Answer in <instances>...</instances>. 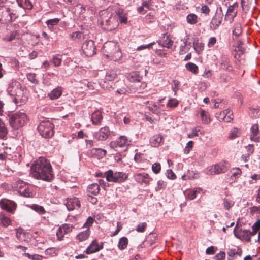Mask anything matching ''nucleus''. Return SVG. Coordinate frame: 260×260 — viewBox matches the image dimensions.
<instances>
[{
	"instance_id": "nucleus-34",
	"label": "nucleus",
	"mask_w": 260,
	"mask_h": 260,
	"mask_svg": "<svg viewBox=\"0 0 260 260\" xmlns=\"http://www.w3.org/2000/svg\"><path fill=\"white\" fill-rule=\"evenodd\" d=\"M87 190L89 193L96 195L100 191V186L97 183H93L88 186Z\"/></svg>"
},
{
	"instance_id": "nucleus-50",
	"label": "nucleus",
	"mask_w": 260,
	"mask_h": 260,
	"mask_svg": "<svg viewBox=\"0 0 260 260\" xmlns=\"http://www.w3.org/2000/svg\"><path fill=\"white\" fill-rule=\"evenodd\" d=\"M187 21L188 23L193 24L197 21V16L194 14H190L187 16Z\"/></svg>"
},
{
	"instance_id": "nucleus-61",
	"label": "nucleus",
	"mask_w": 260,
	"mask_h": 260,
	"mask_svg": "<svg viewBox=\"0 0 260 260\" xmlns=\"http://www.w3.org/2000/svg\"><path fill=\"white\" fill-rule=\"evenodd\" d=\"M25 255L28 258L32 260H42L43 257L38 254L31 255L29 253H25Z\"/></svg>"
},
{
	"instance_id": "nucleus-59",
	"label": "nucleus",
	"mask_w": 260,
	"mask_h": 260,
	"mask_svg": "<svg viewBox=\"0 0 260 260\" xmlns=\"http://www.w3.org/2000/svg\"><path fill=\"white\" fill-rule=\"evenodd\" d=\"M239 136V131L237 128H233L231 131L229 137L230 139H234Z\"/></svg>"
},
{
	"instance_id": "nucleus-14",
	"label": "nucleus",
	"mask_w": 260,
	"mask_h": 260,
	"mask_svg": "<svg viewBox=\"0 0 260 260\" xmlns=\"http://www.w3.org/2000/svg\"><path fill=\"white\" fill-rule=\"evenodd\" d=\"M223 15L220 8L219 12L217 11L216 12L210 22V26L212 29L215 30L219 27L222 21Z\"/></svg>"
},
{
	"instance_id": "nucleus-13",
	"label": "nucleus",
	"mask_w": 260,
	"mask_h": 260,
	"mask_svg": "<svg viewBox=\"0 0 260 260\" xmlns=\"http://www.w3.org/2000/svg\"><path fill=\"white\" fill-rule=\"evenodd\" d=\"M108 14H107V18H102L101 24L105 30L112 31L116 28L118 26V24L116 22L114 23L113 21H111V14L109 16H108Z\"/></svg>"
},
{
	"instance_id": "nucleus-43",
	"label": "nucleus",
	"mask_w": 260,
	"mask_h": 260,
	"mask_svg": "<svg viewBox=\"0 0 260 260\" xmlns=\"http://www.w3.org/2000/svg\"><path fill=\"white\" fill-rule=\"evenodd\" d=\"M204 45L203 43L198 41L193 42V47L196 51L200 54L204 49Z\"/></svg>"
},
{
	"instance_id": "nucleus-35",
	"label": "nucleus",
	"mask_w": 260,
	"mask_h": 260,
	"mask_svg": "<svg viewBox=\"0 0 260 260\" xmlns=\"http://www.w3.org/2000/svg\"><path fill=\"white\" fill-rule=\"evenodd\" d=\"M230 173L231 179H236L241 175L242 171L239 168H233L230 170Z\"/></svg>"
},
{
	"instance_id": "nucleus-37",
	"label": "nucleus",
	"mask_w": 260,
	"mask_h": 260,
	"mask_svg": "<svg viewBox=\"0 0 260 260\" xmlns=\"http://www.w3.org/2000/svg\"><path fill=\"white\" fill-rule=\"evenodd\" d=\"M185 67L188 71L194 74L198 72V67L194 63L188 62L186 64Z\"/></svg>"
},
{
	"instance_id": "nucleus-20",
	"label": "nucleus",
	"mask_w": 260,
	"mask_h": 260,
	"mask_svg": "<svg viewBox=\"0 0 260 260\" xmlns=\"http://www.w3.org/2000/svg\"><path fill=\"white\" fill-rule=\"evenodd\" d=\"M235 236L239 239H243L249 242L251 239L250 231L247 230L240 229L238 232H236V228L234 231Z\"/></svg>"
},
{
	"instance_id": "nucleus-32",
	"label": "nucleus",
	"mask_w": 260,
	"mask_h": 260,
	"mask_svg": "<svg viewBox=\"0 0 260 260\" xmlns=\"http://www.w3.org/2000/svg\"><path fill=\"white\" fill-rule=\"evenodd\" d=\"M202 191V188L200 187L195 188L187 192L186 198L190 200H193L197 197V194L200 193Z\"/></svg>"
},
{
	"instance_id": "nucleus-1",
	"label": "nucleus",
	"mask_w": 260,
	"mask_h": 260,
	"mask_svg": "<svg viewBox=\"0 0 260 260\" xmlns=\"http://www.w3.org/2000/svg\"><path fill=\"white\" fill-rule=\"evenodd\" d=\"M32 176L37 179L50 182L54 178L50 163L45 158L40 157L31 167Z\"/></svg>"
},
{
	"instance_id": "nucleus-48",
	"label": "nucleus",
	"mask_w": 260,
	"mask_h": 260,
	"mask_svg": "<svg viewBox=\"0 0 260 260\" xmlns=\"http://www.w3.org/2000/svg\"><path fill=\"white\" fill-rule=\"evenodd\" d=\"M8 131L5 127V124L0 120V138H4L7 135Z\"/></svg>"
},
{
	"instance_id": "nucleus-47",
	"label": "nucleus",
	"mask_w": 260,
	"mask_h": 260,
	"mask_svg": "<svg viewBox=\"0 0 260 260\" xmlns=\"http://www.w3.org/2000/svg\"><path fill=\"white\" fill-rule=\"evenodd\" d=\"M235 202L232 200L228 199H224L223 201V205L224 209L226 210H230L234 205Z\"/></svg>"
},
{
	"instance_id": "nucleus-64",
	"label": "nucleus",
	"mask_w": 260,
	"mask_h": 260,
	"mask_svg": "<svg viewBox=\"0 0 260 260\" xmlns=\"http://www.w3.org/2000/svg\"><path fill=\"white\" fill-rule=\"evenodd\" d=\"M193 141H189L187 144L186 145L184 149V153L185 154H188L190 152V151L191 150L193 147Z\"/></svg>"
},
{
	"instance_id": "nucleus-12",
	"label": "nucleus",
	"mask_w": 260,
	"mask_h": 260,
	"mask_svg": "<svg viewBox=\"0 0 260 260\" xmlns=\"http://www.w3.org/2000/svg\"><path fill=\"white\" fill-rule=\"evenodd\" d=\"M7 91L10 95L13 96H15L17 94L22 93L20 84L17 81H12L8 85Z\"/></svg>"
},
{
	"instance_id": "nucleus-57",
	"label": "nucleus",
	"mask_w": 260,
	"mask_h": 260,
	"mask_svg": "<svg viewBox=\"0 0 260 260\" xmlns=\"http://www.w3.org/2000/svg\"><path fill=\"white\" fill-rule=\"evenodd\" d=\"M161 170V165L159 162H155L152 166V170L155 174H158Z\"/></svg>"
},
{
	"instance_id": "nucleus-60",
	"label": "nucleus",
	"mask_w": 260,
	"mask_h": 260,
	"mask_svg": "<svg viewBox=\"0 0 260 260\" xmlns=\"http://www.w3.org/2000/svg\"><path fill=\"white\" fill-rule=\"evenodd\" d=\"M146 226H147V223L146 222H144L140 223L136 227V230L138 232L142 233L145 231Z\"/></svg>"
},
{
	"instance_id": "nucleus-22",
	"label": "nucleus",
	"mask_w": 260,
	"mask_h": 260,
	"mask_svg": "<svg viewBox=\"0 0 260 260\" xmlns=\"http://www.w3.org/2000/svg\"><path fill=\"white\" fill-rule=\"evenodd\" d=\"M103 245H99L96 240H93L86 250V253L90 254L96 252L103 249Z\"/></svg>"
},
{
	"instance_id": "nucleus-55",
	"label": "nucleus",
	"mask_w": 260,
	"mask_h": 260,
	"mask_svg": "<svg viewBox=\"0 0 260 260\" xmlns=\"http://www.w3.org/2000/svg\"><path fill=\"white\" fill-rule=\"evenodd\" d=\"M52 62L55 66H59L62 62V59L59 57L58 55H54L52 57Z\"/></svg>"
},
{
	"instance_id": "nucleus-6",
	"label": "nucleus",
	"mask_w": 260,
	"mask_h": 260,
	"mask_svg": "<svg viewBox=\"0 0 260 260\" xmlns=\"http://www.w3.org/2000/svg\"><path fill=\"white\" fill-rule=\"evenodd\" d=\"M106 178L108 182H122L127 178V175L122 172H114L112 170H109L105 173Z\"/></svg>"
},
{
	"instance_id": "nucleus-18",
	"label": "nucleus",
	"mask_w": 260,
	"mask_h": 260,
	"mask_svg": "<svg viewBox=\"0 0 260 260\" xmlns=\"http://www.w3.org/2000/svg\"><path fill=\"white\" fill-rule=\"evenodd\" d=\"M135 180L138 183L149 184L152 178L146 173H137L134 175Z\"/></svg>"
},
{
	"instance_id": "nucleus-58",
	"label": "nucleus",
	"mask_w": 260,
	"mask_h": 260,
	"mask_svg": "<svg viewBox=\"0 0 260 260\" xmlns=\"http://www.w3.org/2000/svg\"><path fill=\"white\" fill-rule=\"evenodd\" d=\"M128 92V90L127 89L126 86L125 85L121 88L117 89L116 90V93L119 95L127 94Z\"/></svg>"
},
{
	"instance_id": "nucleus-46",
	"label": "nucleus",
	"mask_w": 260,
	"mask_h": 260,
	"mask_svg": "<svg viewBox=\"0 0 260 260\" xmlns=\"http://www.w3.org/2000/svg\"><path fill=\"white\" fill-rule=\"evenodd\" d=\"M117 77V74L116 72L114 70L110 71L107 72L105 79L108 81H112L114 80Z\"/></svg>"
},
{
	"instance_id": "nucleus-42",
	"label": "nucleus",
	"mask_w": 260,
	"mask_h": 260,
	"mask_svg": "<svg viewBox=\"0 0 260 260\" xmlns=\"http://www.w3.org/2000/svg\"><path fill=\"white\" fill-rule=\"evenodd\" d=\"M157 240V235L154 233H150L146 238V242L148 243L149 245H152L155 243Z\"/></svg>"
},
{
	"instance_id": "nucleus-54",
	"label": "nucleus",
	"mask_w": 260,
	"mask_h": 260,
	"mask_svg": "<svg viewBox=\"0 0 260 260\" xmlns=\"http://www.w3.org/2000/svg\"><path fill=\"white\" fill-rule=\"evenodd\" d=\"M117 14L118 15L119 21L121 23L125 24L127 23V18L125 15L122 14V12L121 10H118V12H117Z\"/></svg>"
},
{
	"instance_id": "nucleus-49",
	"label": "nucleus",
	"mask_w": 260,
	"mask_h": 260,
	"mask_svg": "<svg viewBox=\"0 0 260 260\" xmlns=\"http://www.w3.org/2000/svg\"><path fill=\"white\" fill-rule=\"evenodd\" d=\"M60 19L57 18L51 19L48 20L46 23L49 27H53V26L56 25L58 24Z\"/></svg>"
},
{
	"instance_id": "nucleus-41",
	"label": "nucleus",
	"mask_w": 260,
	"mask_h": 260,
	"mask_svg": "<svg viewBox=\"0 0 260 260\" xmlns=\"http://www.w3.org/2000/svg\"><path fill=\"white\" fill-rule=\"evenodd\" d=\"M18 36V32L16 31H11L9 34L6 35L3 40L5 41H12L15 40Z\"/></svg>"
},
{
	"instance_id": "nucleus-28",
	"label": "nucleus",
	"mask_w": 260,
	"mask_h": 260,
	"mask_svg": "<svg viewBox=\"0 0 260 260\" xmlns=\"http://www.w3.org/2000/svg\"><path fill=\"white\" fill-rule=\"evenodd\" d=\"M28 98L27 95H24V93L22 90V93L17 94L14 98V102L17 105H21L24 104L27 101Z\"/></svg>"
},
{
	"instance_id": "nucleus-9",
	"label": "nucleus",
	"mask_w": 260,
	"mask_h": 260,
	"mask_svg": "<svg viewBox=\"0 0 260 260\" xmlns=\"http://www.w3.org/2000/svg\"><path fill=\"white\" fill-rule=\"evenodd\" d=\"M82 50L87 56H92L96 53V47L92 40L85 41L82 46Z\"/></svg>"
},
{
	"instance_id": "nucleus-8",
	"label": "nucleus",
	"mask_w": 260,
	"mask_h": 260,
	"mask_svg": "<svg viewBox=\"0 0 260 260\" xmlns=\"http://www.w3.org/2000/svg\"><path fill=\"white\" fill-rule=\"evenodd\" d=\"M17 192L21 196L24 197H32L33 192L31 188L27 184L22 181H19L17 185Z\"/></svg>"
},
{
	"instance_id": "nucleus-10",
	"label": "nucleus",
	"mask_w": 260,
	"mask_h": 260,
	"mask_svg": "<svg viewBox=\"0 0 260 260\" xmlns=\"http://www.w3.org/2000/svg\"><path fill=\"white\" fill-rule=\"evenodd\" d=\"M130 144L131 141L127 139L126 137L124 136H121L115 141H111L109 145L111 148L114 149L116 150V149L118 147L124 148Z\"/></svg>"
},
{
	"instance_id": "nucleus-27",
	"label": "nucleus",
	"mask_w": 260,
	"mask_h": 260,
	"mask_svg": "<svg viewBox=\"0 0 260 260\" xmlns=\"http://www.w3.org/2000/svg\"><path fill=\"white\" fill-rule=\"evenodd\" d=\"M102 119V114L100 110H96L92 114L91 120L93 124L100 125Z\"/></svg>"
},
{
	"instance_id": "nucleus-21",
	"label": "nucleus",
	"mask_w": 260,
	"mask_h": 260,
	"mask_svg": "<svg viewBox=\"0 0 260 260\" xmlns=\"http://www.w3.org/2000/svg\"><path fill=\"white\" fill-rule=\"evenodd\" d=\"M146 83L145 82H142L141 80L132 84L130 86L129 90L132 92H142L146 88Z\"/></svg>"
},
{
	"instance_id": "nucleus-29",
	"label": "nucleus",
	"mask_w": 260,
	"mask_h": 260,
	"mask_svg": "<svg viewBox=\"0 0 260 260\" xmlns=\"http://www.w3.org/2000/svg\"><path fill=\"white\" fill-rule=\"evenodd\" d=\"M146 107L150 111L156 114H158L162 110L161 108L158 107L157 105L152 101L147 102L146 103Z\"/></svg>"
},
{
	"instance_id": "nucleus-4",
	"label": "nucleus",
	"mask_w": 260,
	"mask_h": 260,
	"mask_svg": "<svg viewBox=\"0 0 260 260\" xmlns=\"http://www.w3.org/2000/svg\"><path fill=\"white\" fill-rule=\"evenodd\" d=\"M230 167L228 161H220L207 168L204 172L208 175L219 174L226 172Z\"/></svg>"
},
{
	"instance_id": "nucleus-26",
	"label": "nucleus",
	"mask_w": 260,
	"mask_h": 260,
	"mask_svg": "<svg viewBox=\"0 0 260 260\" xmlns=\"http://www.w3.org/2000/svg\"><path fill=\"white\" fill-rule=\"evenodd\" d=\"M107 151L102 148H93L90 150V155L98 159L104 157L106 154Z\"/></svg>"
},
{
	"instance_id": "nucleus-52",
	"label": "nucleus",
	"mask_w": 260,
	"mask_h": 260,
	"mask_svg": "<svg viewBox=\"0 0 260 260\" xmlns=\"http://www.w3.org/2000/svg\"><path fill=\"white\" fill-rule=\"evenodd\" d=\"M226 114L227 112H226V110H225L222 112L217 113L216 114V117L219 121H224L226 122Z\"/></svg>"
},
{
	"instance_id": "nucleus-23",
	"label": "nucleus",
	"mask_w": 260,
	"mask_h": 260,
	"mask_svg": "<svg viewBox=\"0 0 260 260\" xmlns=\"http://www.w3.org/2000/svg\"><path fill=\"white\" fill-rule=\"evenodd\" d=\"M220 63L221 68L224 70H225L228 71H232L233 70V67L230 64L229 58L226 55H222L220 61Z\"/></svg>"
},
{
	"instance_id": "nucleus-16",
	"label": "nucleus",
	"mask_w": 260,
	"mask_h": 260,
	"mask_svg": "<svg viewBox=\"0 0 260 260\" xmlns=\"http://www.w3.org/2000/svg\"><path fill=\"white\" fill-rule=\"evenodd\" d=\"M0 207L9 212L13 213L15 210L17 205L12 201L2 199L0 200Z\"/></svg>"
},
{
	"instance_id": "nucleus-53",
	"label": "nucleus",
	"mask_w": 260,
	"mask_h": 260,
	"mask_svg": "<svg viewBox=\"0 0 260 260\" xmlns=\"http://www.w3.org/2000/svg\"><path fill=\"white\" fill-rule=\"evenodd\" d=\"M178 101L174 98H170L167 103V106L170 108H173L177 107L178 105Z\"/></svg>"
},
{
	"instance_id": "nucleus-51",
	"label": "nucleus",
	"mask_w": 260,
	"mask_h": 260,
	"mask_svg": "<svg viewBox=\"0 0 260 260\" xmlns=\"http://www.w3.org/2000/svg\"><path fill=\"white\" fill-rule=\"evenodd\" d=\"M242 32V28L240 24H235L234 26L233 34L235 36H239Z\"/></svg>"
},
{
	"instance_id": "nucleus-40",
	"label": "nucleus",
	"mask_w": 260,
	"mask_h": 260,
	"mask_svg": "<svg viewBox=\"0 0 260 260\" xmlns=\"http://www.w3.org/2000/svg\"><path fill=\"white\" fill-rule=\"evenodd\" d=\"M90 235V231L89 229L85 230V231L80 232L77 236V238L80 241H83L88 238Z\"/></svg>"
},
{
	"instance_id": "nucleus-7",
	"label": "nucleus",
	"mask_w": 260,
	"mask_h": 260,
	"mask_svg": "<svg viewBox=\"0 0 260 260\" xmlns=\"http://www.w3.org/2000/svg\"><path fill=\"white\" fill-rule=\"evenodd\" d=\"M0 23H5L12 22L15 19V14L9 8L6 6H2L0 8Z\"/></svg>"
},
{
	"instance_id": "nucleus-63",
	"label": "nucleus",
	"mask_w": 260,
	"mask_h": 260,
	"mask_svg": "<svg viewBox=\"0 0 260 260\" xmlns=\"http://www.w3.org/2000/svg\"><path fill=\"white\" fill-rule=\"evenodd\" d=\"M180 82L177 80L173 81L172 90L174 92V94H176L177 90L179 89Z\"/></svg>"
},
{
	"instance_id": "nucleus-30",
	"label": "nucleus",
	"mask_w": 260,
	"mask_h": 260,
	"mask_svg": "<svg viewBox=\"0 0 260 260\" xmlns=\"http://www.w3.org/2000/svg\"><path fill=\"white\" fill-rule=\"evenodd\" d=\"M259 129L257 124H254L251 128L250 139L254 142H257L259 140Z\"/></svg>"
},
{
	"instance_id": "nucleus-38",
	"label": "nucleus",
	"mask_w": 260,
	"mask_h": 260,
	"mask_svg": "<svg viewBox=\"0 0 260 260\" xmlns=\"http://www.w3.org/2000/svg\"><path fill=\"white\" fill-rule=\"evenodd\" d=\"M18 5L24 9L31 8L32 5L29 0H17Z\"/></svg>"
},
{
	"instance_id": "nucleus-3",
	"label": "nucleus",
	"mask_w": 260,
	"mask_h": 260,
	"mask_svg": "<svg viewBox=\"0 0 260 260\" xmlns=\"http://www.w3.org/2000/svg\"><path fill=\"white\" fill-rule=\"evenodd\" d=\"M8 117L10 125L14 129H18L23 127L28 121V117L23 111L10 114Z\"/></svg>"
},
{
	"instance_id": "nucleus-24",
	"label": "nucleus",
	"mask_w": 260,
	"mask_h": 260,
	"mask_svg": "<svg viewBox=\"0 0 260 260\" xmlns=\"http://www.w3.org/2000/svg\"><path fill=\"white\" fill-rule=\"evenodd\" d=\"M62 93V88L58 86L48 93L47 96L51 100H54L60 97Z\"/></svg>"
},
{
	"instance_id": "nucleus-2",
	"label": "nucleus",
	"mask_w": 260,
	"mask_h": 260,
	"mask_svg": "<svg viewBox=\"0 0 260 260\" xmlns=\"http://www.w3.org/2000/svg\"><path fill=\"white\" fill-rule=\"evenodd\" d=\"M102 51L107 57L115 61H119L122 57V53L114 42L109 41L105 43Z\"/></svg>"
},
{
	"instance_id": "nucleus-11",
	"label": "nucleus",
	"mask_w": 260,
	"mask_h": 260,
	"mask_svg": "<svg viewBox=\"0 0 260 260\" xmlns=\"http://www.w3.org/2000/svg\"><path fill=\"white\" fill-rule=\"evenodd\" d=\"M238 6L239 5L237 2L229 4L225 16L226 20H229L230 22H233L234 18L237 15Z\"/></svg>"
},
{
	"instance_id": "nucleus-17",
	"label": "nucleus",
	"mask_w": 260,
	"mask_h": 260,
	"mask_svg": "<svg viewBox=\"0 0 260 260\" xmlns=\"http://www.w3.org/2000/svg\"><path fill=\"white\" fill-rule=\"evenodd\" d=\"M110 131L108 127H103L94 133L93 137L100 141L106 140L110 135Z\"/></svg>"
},
{
	"instance_id": "nucleus-44",
	"label": "nucleus",
	"mask_w": 260,
	"mask_h": 260,
	"mask_svg": "<svg viewBox=\"0 0 260 260\" xmlns=\"http://www.w3.org/2000/svg\"><path fill=\"white\" fill-rule=\"evenodd\" d=\"M30 208L40 214H43L45 213L44 207L37 204H32L30 206Z\"/></svg>"
},
{
	"instance_id": "nucleus-5",
	"label": "nucleus",
	"mask_w": 260,
	"mask_h": 260,
	"mask_svg": "<svg viewBox=\"0 0 260 260\" xmlns=\"http://www.w3.org/2000/svg\"><path fill=\"white\" fill-rule=\"evenodd\" d=\"M54 125L49 120L41 121L38 126L40 135L44 138H50L53 136Z\"/></svg>"
},
{
	"instance_id": "nucleus-15",
	"label": "nucleus",
	"mask_w": 260,
	"mask_h": 260,
	"mask_svg": "<svg viewBox=\"0 0 260 260\" xmlns=\"http://www.w3.org/2000/svg\"><path fill=\"white\" fill-rule=\"evenodd\" d=\"M73 226L70 224H63L56 231V236L59 241L63 240L64 235L72 231Z\"/></svg>"
},
{
	"instance_id": "nucleus-25",
	"label": "nucleus",
	"mask_w": 260,
	"mask_h": 260,
	"mask_svg": "<svg viewBox=\"0 0 260 260\" xmlns=\"http://www.w3.org/2000/svg\"><path fill=\"white\" fill-rule=\"evenodd\" d=\"M127 79L133 84L138 81H140L142 79V76L140 75L138 72H133L126 75Z\"/></svg>"
},
{
	"instance_id": "nucleus-36",
	"label": "nucleus",
	"mask_w": 260,
	"mask_h": 260,
	"mask_svg": "<svg viewBox=\"0 0 260 260\" xmlns=\"http://www.w3.org/2000/svg\"><path fill=\"white\" fill-rule=\"evenodd\" d=\"M202 122L204 124H208L210 122V118L208 112L202 110L200 112Z\"/></svg>"
},
{
	"instance_id": "nucleus-56",
	"label": "nucleus",
	"mask_w": 260,
	"mask_h": 260,
	"mask_svg": "<svg viewBox=\"0 0 260 260\" xmlns=\"http://www.w3.org/2000/svg\"><path fill=\"white\" fill-rule=\"evenodd\" d=\"M199 134H202V133L201 132V131L199 129H198L197 128H193L192 130V132L191 133H189L187 135V137L189 138H192L194 136H198Z\"/></svg>"
},
{
	"instance_id": "nucleus-33",
	"label": "nucleus",
	"mask_w": 260,
	"mask_h": 260,
	"mask_svg": "<svg viewBox=\"0 0 260 260\" xmlns=\"http://www.w3.org/2000/svg\"><path fill=\"white\" fill-rule=\"evenodd\" d=\"M162 140V137L160 134H157L152 137L150 139V143L153 147H157L159 145Z\"/></svg>"
},
{
	"instance_id": "nucleus-19",
	"label": "nucleus",
	"mask_w": 260,
	"mask_h": 260,
	"mask_svg": "<svg viewBox=\"0 0 260 260\" xmlns=\"http://www.w3.org/2000/svg\"><path fill=\"white\" fill-rule=\"evenodd\" d=\"M65 204L69 211L78 209L80 206V201L76 197L68 198Z\"/></svg>"
},
{
	"instance_id": "nucleus-39",
	"label": "nucleus",
	"mask_w": 260,
	"mask_h": 260,
	"mask_svg": "<svg viewBox=\"0 0 260 260\" xmlns=\"http://www.w3.org/2000/svg\"><path fill=\"white\" fill-rule=\"evenodd\" d=\"M128 239L126 237H123L121 238L118 242V247L120 250L124 249L127 246Z\"/></svg>"
},
{
	"instance_id": "nucleus-45",
	"label": "nucleus",
	"mask_w": 260,
	"mask_h": 260,
	"mask_svg": "<svg viewBox=\"0 0 260 260\" xmlns=\"http://www.w3.org/2000/svg\"><path fill=\"white\" fill-rule=\"evenodd\" d=\"M0 220L3 226L5 227L8 226L11 223V219L9 217L5 216L4 214L0 215Z\"/></svg>"
},
{
	"instance_id": "nucleus-31",
	"label": "nucleus",
	"mask_w": 260,
	"mask_h": 260,
	"mask_svg": "<svg viewBox=\"0 0 260 260\" xmlns=\"http://www.w3.org/2000/svg\"><path fill=\"white\" fill-rule=\"evenodd\" d=\"M173 43V41L171 39L169 36H164V40L159 41V44L160 46L168 48H170L172 46Z\"/></svg>"
},
{
	"instance_id": "nucleus-62",
	"label": "nucleus",
	"mask_w": 260,
	"mask_h": 260,
	"mask_svg": "<svg viewBox=\"0 0 260 260\" xmlns=\"http://www.w3.org/2000/svg\"><path fill=\"white\" fill-rule=\"evenodd\" d=\"M187 177L190 180L197 179L199 177V175L198 173H194L192 171H189L187 175Z\"/></svg>"
}]
</instances>
